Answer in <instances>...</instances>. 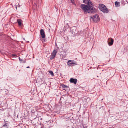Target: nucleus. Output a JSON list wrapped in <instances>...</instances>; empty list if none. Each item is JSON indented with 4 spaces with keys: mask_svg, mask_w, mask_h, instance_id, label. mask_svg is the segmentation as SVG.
Instances as JSON below:
<instances>
[{
    "mask_svg": "<svg viewBox=\"0 0 128 128\" xmlns=\"http://www.w3.org/2000/svg\"><path fill=\"white\" fill-rule=\"evenodd\" d=\"M81 8L82 9L84 13L87 12L89 13V9L90 8V6H88L84 4H82L81 5Z\"/></svg>",
    "mask_w": 128,
    "mask_h": 128,
    "instance_id": "1",
    "label": "nucleus"
},
{
    "mask_svg": "<svg viewBox=\"0 0 128 128\" xmlns=\"http://www.w3.org/2000/svg\"><path fill=\"white\" fill-rule=\"evenodd\" d=\"M99 8L100 10L104 13H106L108 12V9L106 8L105 6L103 4H100L99 6Z\"/></svg>",
    "mask_w": 128,
    "mask_h": 128,
    "instance_id": "2",
    "label": "nucleus"
},
{
    "mask_svg": "<svg viewBox=\"0 0 128 128\" xmlns=\"http://www.w3.org/2000/svg\"><path fill=\"white\" fill-rule=\"evenodd\" d=\"M90 17L92 18V20L95 22H98L100 20V18L98 16L97 14L93 16H91Z\"/></svg>",
    "mask_w": 128,
    "mask_h": 128,
    "instance_id": "3",
    "label": "nucleus"
},
{
    "mask_svg": "<svg viewBox=\"0 0 128 128\" xmlns=\"http://www.w3.org/2000/svg\"><path fill=\"white\" fill-rule=\"evenodd\" d=\"M40 34L41 35L42 38H44L46 37V35L44 30L41 29L40 30Z\"/></svg>",
    "mask_w": 128,
    "mask_h": 128,
    "instance_id": "4",
    "label": "nucleus"
},
{
    "mask_svg": "<svg viewBox=\"0 0 128 128\" xmlns=\"http://www.w3.org/2000/svg\"><path fill=\"white\" fill-rule=\"evenodd\" d=\"M83 2L84 3L88 4L89 6L92 5L91 2L90 0H83Z\"/></svg>",
    "mask_w": 128,
    "mask_h": 128,
    "instance_id": "5",
    "label": "nucleus"
},
{
    "mask_svg": "<svg viewBox=\"0 0 128 128\" xmlns=\"http://www.w3.org/2000/svg\"><path fill=\"white\" fill-rule=\"evenodd\" d=\"M74 61L72 60H68L67 63V64L69 66H73L74 64H76L74 62Z\"/></svg>",
    "mask_w": 128,
    "mask_h": 128,
    "instance_id": "6",
    "label": "nucleus"
},
{
    "mask_svg": "<svg viewBox=\"0 0 128 128\" xmlns=\"http://www.w3.org/2000/svg\"><path fill=\"white\" fill-rule=\"evenodd\" d=\"M56 53L57 51L55 50H54L52 54L50 59L51 60L55 56Z\"/></svg>",
    "mask_w": 128,
    "mask_h": 128,
    "instance_id": "7",
    "label": "nucleus"
},
{
    "mask_svg": "<svg viewBox=\"0 0 128 128\" xmlns=\"http://www.w3.org/2000/svg\"><path fill=\"white\" fill-rule=\"evenodd\" d=\"M89 10H90L89 11L90 12H89V13H90L96 12V8L92 6H90V8L89 9Z\"/></svg>",
    "mask_w": 128,
    "mask_h": 128,
    "instance_id": "8",
    "label": "nucleus"
},
{
    "mask_svg": "<svg viewBox=\"0 0 128 128\" xmlns=\"http://www.w3.org/2000/svg\"><path fill=\"white\" fill-rule=\"evenodd\" d=\"M70 81L71 82L73 83L74 84H76V83L77 80L76 79H74L72 78L70 79Z\"/></svg>",
    "mask_w": 128,
    "mask_h": 128,
    "instance_id": "9",
    "label": "nucleus"
},
{
    "mask_svg": "<svg viewBox=\"0 0 128 128\" xmlns=\"http://www.w3.org/2000/svg\"><path fill=\"white\" fill-rule=\"evenodd\" d=\"M17 22H18V25L20 26H21L23 25L22 23V20L21 19H18L17 20Z\"/></svg>",
    "mask_w": 128,
    "mask_h": 128,
    "instance_id": "10",
    "label": "nucleus"
},
{
    "mask_svg": "<svg viewBox=\"0 0 128 128\" xmlns=\"http://www.w3.org/2000/svg\"><path fill=\"white\" fill-rule=\"evenodd\" d=\"M115 4L116 7H118L120 5V3L118 2H115Z\"/></svg>",
    "mask_w": 128,
    "mask_h": 128,
    "instance_id": "11",
    "label": "nucleus"
},
{
    "mask_svg": "<svg viewBox=\"0 0 128 128\" xmlns=\"http://www.w3.org/2000/svg\"><path fill=\"white\" fill-rule=\"evenodd\" d=\"M114 42V40L112 38H111V42L108 43V44L110 46H112Z\"/></svg>",
    "mask_w": 128,
    "mask_h": 128,
    "instance_id": "12",
    "label": "nucleus"
},
{
    "mask_svg": "<svg viewBox=\"0 0 128 128\" xmlns=\"http://www.w3.org/2000/svg\"><path fill=\"white\" fill-rule=\"evenodd\" d=\"M49 73L52 76H54V73L52 71H50L49 72Z\"/></svg>",
    "mask_w": 128,
    "mask_h": 128,
    "instance_id": "13",
    "label": "nucleus"
},
{
    "mask_svg": "<svg viewBox=\"0 0 128 128\" xmlns=\"http://www.w3.org/2000/svg\"><path fill=\"white\" fill-rule=\"evenodd\" d=\"M62 88H67L68 87L67 86H65L64 84L62 85Z\"/></svg>",
    "mask_w": 128,
    "mask_h": 128,
    "instance_id": "14",
    "label": "nucleus"
},
{
    "mask_svg": "<svg viewBox=\"0 0 128 128\" xmlns=\"http://www.w3.org/2000/svg\"><path fill=\"white\" fill-rule=\"evenodd\" d=\"M71 2L72 3H73L74 2V0H71Z\"/></svg>",
    "mask_w": 128,
    "mask_h": 128,
    "instance_id": "15",
    "label": "nucleus"
},
{
    "mask_svg": "<svg viewBox=\"0 0 128 128\" xmlns=\"http://www.w3.org/2000/svg\"><path fill=\"white\" fill-rule=\"evenodd\" d=\"M66 24L68 25V26H69V25H68V23H67Z\"/></svg>",
    "mask_w": 128,
    "mask_h": 128,
    "instance_id": "16",
    "label": "nucleus"
},
{
    "mask_svg": "<svg viewBox=\"0 0 128 128\" xmlns=\"http://www.w3.org/2000/svg\"><path fill=\"white\" fill-rule=\"evenodd\" d=\"M15 56V54H12V56Z\"/></svg>",
    "mask_w": 128,
    "mask_h": 128,
    "instance_id": "17",
    "label": "nucleus"
},
{
    "mask_svg": "<svg viewBox=\"0 0 128 128\" xmlns=\"http://www.w3.org/2000/svg\"><path fill=\"white\" fill-rule=\"evenodd\" d=\"M30 67L29 66H27L26 68H29Z\"/></svg>",
    "mask_w": 128,
    "mask_h": 128,
    "instance_id": "18",
    "label": "nucleus"
},
{
    "mask_svg": "<svg viewBox=\"0 0 128 128\" xmlns=\"http://www.w3.org/2000/svg\"><path fill=\"white\" fill-rule=\"evenodd\" d=\"M19 59L20 60H21V59H20V58H19Z\"/></svg>",
    "mask_w": 128,
    "mask_h": 128,
    "instance_id": "19",
    "label": "nucleus"
},
{
    "mask_svg": "<svg viewBox=\"0 0 128 128\" xmlns=\"http://www.w3.org/2000/svg\"><path fill=\"white\" fill-rule=\"evenodd\" d=\"M23 39L24 40H25L24 38Z\"/></svg>",
    "mask_w": 128,
    "mask_h": 128,
    "instance_id": "20",
    "label": "nucleus"
},
{
    "mask_svg": "<svg viewBox=\"0 0 128 128\" xmlns=\"http://www.w3.org/2000/svg\"><path fill=\"white\" fill-rule=\"evenodd\" d=\"M126 2H127V3H128V2H127V1H126Z\"/></svg>",
    "mask_w": 128,
    "mask_h": 128,
    "instance_id": "21",
    "label": "nucleus"
},
{
    "mask_svg": "<svg viewBox=\"0 0 128 128\" xmlns=\"http://www.w3.org/2000/svg\"><path fill=\"white\" fill-rule=\"evenodd\" d=\"M22 43H23L24 42H22Z\"/></svg>",
    "mask_w": 128,
    "mask_h": 128,
    "instance_id": "22",
    "label": "nucleus"
}]
</instances>
